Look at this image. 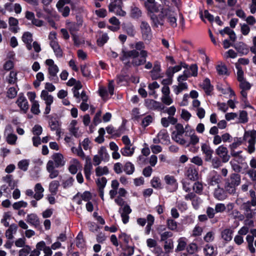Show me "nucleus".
Listing matches in <instances>:
<instances>
[{"mask_svg":"<svg viewBox=\"0 0 256 256\" xmlns=\"http://www.w3.org/2000/svg\"><path fill=\"white\" fill-rule=\"evenodd\" d=\"M216 154L222 159V162L226 163L230 159V156L228 154V150L226 147L224 145L219 146L216 150Z\"/></svg>","mask_w":256,"mask_h":256,"instance_id":"11","label":"nucleus"},{"mask_svg":"<svg viewBox=\"0 0 256 256\" xmlns=\"http://www.w3.org/2000/svg\"><path fill=\"white\" fill-rule=\"evenodd\" d=\"M162 96L161 97L162 102L167 106L170 105L173 100L170 96V90L168 86H164L162 89Z\"/></svg>","mask_w":256,"mask_h":256,"instance_id":"12","label":"nucleus"},{"mask_svg":"<svg viewBox=\"0 0 256 256\" xmlns=\"http://www.w3.org/2000/svg\"><path fill=\"white\" fill-rule=\"evenodd\" d=\"M132 48H135V50H126L123 49L122 52V56L120 60L124 61L126 59L131 58L132 60L131 62L126 63V66L130 67L131 65L134 66H138L142 65L146 62V58L148 53L146 50H144L145 46L142 42H136L134 45L131 46Z\"/></svg>","mask_w":256,"mask_h":256,"instance_id":"2","label":"nucleus"},{"mask_svg":"<svg viewBox=\"0 0 256 256\" xmlns=\"http://www.w3.org/2000/svg\"><path fill=\"white\" fill-rule=\"evenodd\" d=\"M162 6L158 14H152L150 20L154 28H158L164 26L166 22L172 28L177 26V14L174 8L169 6L170 0H162L160 1Z\"/></svg>","mask_w":256,"mask_h":256,"instance_id":"1","label":"nucleus"},{"mask_svg":"<svg viewBox=\"0 0 256 256\" xmlns=\"http://www.w3.org/2000/svg\"><path fill=\"white\" fill-rule=\"evenodd\" d=\"M142 11L137 7L134 6L131 8L130 14L132 18H138L141 16Z\"/></svg>","mask_w":256,"mask_h":256,"instance_id":"47","label":"nucleus"},{"mask_svg":"<svg viewBox=\"0 0 256 256\" xmlns=\"http://www.w3.org/2000/svg\"><path fill=\"white\" fill-rule=\"evenodd\" d=\"M98 155L101 160H107L109 158V154L106 151V149L104 146H102L98 150Z\"/></svg>","mask_w":256,"mask_h":256,"instance_id":"33","label":"nucleus"},{"mask_svg":"<svg viewBox=\"0 0 256 256\" xmlns=\"http://www.w3.org/2000/svg\"><path fill=\"white\" fill-rule=\"evenodd\" d=\"M44 80V75L42 72H38L36 75V80L34 82V85L36 88L40 86V82Z\"/></svg>","mask_w":256,"mask_h":256,"instance_id":"52","label":"nucleus"},{"mask_svg":"<svg viewBox=\"0 0 256 256\" xmlns=\"http://www.w3.org/2000/svg\"><path fill=\"white\" fill-rule=\"evenodd\" d=\"M186 245V243L184 240L180 238L178 240V245L176 250V252H180L184 250Z\"/></svg>","mask_w":256,"mask_h":256,"instance_id":"54","label":"nucleus"},{"mask_svg":"<svg viewBox=\"0 0 256 256\" xmlns=\"http://www.w3.org/2000/svg\"><path fill=\"white\" fill-rule=\"evenodd\" d=\"M71 150L73 153L76 154L78 156H80L82 158L84 159L85 158V154L80 146H79L77 148L72 147V148Z\"/></svg>","mask_w":256,"mask_h":256,"instance_id":"48","label":"nucleus"},{"mask_svg":"<svg viewBox=\"0 0 256 256\" xmlns=\"http://www.w3.org/2000/svg\"><path fill=\"white\" fill-rule=\"evenodd\" d=\"M96 182L98 188V189H104L107 182V180L104 177L100 178H98L97 180L96 181Z\"/></svg>","mask_w":256,"mask_h":256,"instance_id":"53","label":"nucleus"},{"mask_svg":"<svg viewBox=\"0 0 256 256\" xmlns=\"http://www.w3.org/2000/svg\"><path fill=\"white\" fill-rule=\"evenodd\" d=\"M160 71V64L158 62H154L153 69L150 71V76L152 80H156L161 77Z\"/></svg>","mask_w":256,"mask_h":256,"instance_id":"21","label":"nucleus"},{"mask_svg":"<svg viewBox=\"0 0 256 256\" xmlns=\"http://www.w3.org/2000/svg\"><path fill=\"white\" fill-rule=\"evenodd\" d=\"M42 127L38 124L35 125L32 129V132L35 136H40L42 134Z\"/></svg>","mask_w":256,"mask_h":256,"instance_id":"64","label":"nucleus"},{"mask_svg":"<svg viewBox=\"0 0 256 256\" xmlns=\"http://www.w3.org/2000/svg\"><path fill=\"white\" fill-rule=\"evenodd\" d=\"M220 176L219 175H215L211 177L208 180V184L210 186H219L220 182Z\"/></svg>","mask_w":256,"mask_h":256,"instance_id":"41","label":"nucleus"},{"mask_svg":"<svg viewBox=\"0 0 256 256\" xmlns=\"http://www.w3.org/2000/svg\"><path fill=\"white\" fill-rule=\"evenodd\" d=\"M80 70L84 76L88 78H90V72L86 64L82 65Z\"/></svg>","mask_w":256,"mask_h":256,"instance_id":"57","label":"nucleus"},{"mask_svg":"<svg viewBox=\"0 0 256 256\" xmlns=\"http://www.w3.org/2000/svg\"><path fill=\"white\" fill-rule=\"evenodd\" d=\"M186 176L191 180H196L198 179V172L193 166L189 167L186 172Z\"/></svg>","mask_w":256,"mask_h":256,"instance_id":"23","label":"nucleus"},{"mask_svg":"<svg viewBox=\"0 0 256 256\" xmlns=\"http://www.w3.org/2000/svg\"><path fill=\"white\" fill-rule=\"evenodd\" d=\"M253 206L249 202L242 203L240 206V210L243 211L244 218L247 219L252 218L255 214L254 210L252 208Z\"/></svg>","mask_w":256,"mask_h":256,"instance_id":"6","label":"nucleus"},{"mask_svg":"<svg viewBox=\"0 0 256 256\" xmlns=\"http://www.w3.org/2000/svg\"><path fill=\"white\" fill-rule=\"evenodd\" d=\"M17 73L14 71H11L6 78V80L10 84H14L17 82Z\"/></svg>","mask_w":256,"mask_h":256,"instance_id":"42","label":"nucleus"},{"mask_svg":"<svg viewBox=\"0 0 256 256\" xmlns=\"http://www.w3.org/2000/svg\"><path fill=\"white\" fill-rule=\"evenodd\" d=\"M96 174L98 176H100L104 174H107L109 172L108 168L107 166H98L96 168Z\"/></svg>","mask_w":256,"mask_h":256,"instance_id":"40","label":"nucleus"},{"mask_svg":"<svg viewBox=\"0 0 256 256\" xmlns=\"http://www.w3.org/2000/svg\"><path fill=\"white\" fill-rule=\"evenodd\" d=\"M188 66L184 63L181 62L180 65L169 68L166 72V74L168 76H172L173 74L176 72L180 71L182 67L188 68Z\"/></svg>","mask_w":256,"mask_h":256,"instance_id":"27","label":"nucleus"},{"mask_svg":"<svg viewBox=\"0 0 256 256\" xmlns=\"http://www.w3.org/2000/svg\"><path fill=\"white\" fill-rule=\"evenodd\" d=\"M201 148L202 153L205 154V160H210L212 158V155L214 152L210 146L206 144H202Z\"/></svg>","mask_w":256,"mask_h":256,"instance_id":"16","label":"nucleus"},{"mask_svg":"<svg viewBox=\"0 0 256 256\" xmlns=\"http://www.w3.org/2000/svg\"><path fill=\"white\" fill-rule=\"evenodd\" d=\"M144 7L150 13V16L152 14H155L159 12V6L155 0H146L144 3Z\"/></svg>","mask_w":256,"mask_h":256,"instance_id":"10","label":"nucleus"},{"mask_svg":"<svg viewBox=\"0 0 256 256\" xmlns=\"http://www.w3.org/2000/svg\"><path fill=\"white\" fill-rule=\"evenodd\" d=\"M244 141H247L248 143V146L246 148L248 152L251 154L255 151V144L256 142V131L255 130H252L246 131L244 132L242 138Z\"/></svg>","mask_w":256,"mask_h":256,"instance_id":"4","label":"nucleus"},{"mask_svg":"<svg viewBox=\"0 0 256 256\" xmlns=\"http://www.w3.org/2000/svg\"><path fill=\"white\" fill-rule=\"evenodd\" d=\"M135 147L132 146H124L120 150V152L123 156H132L134 152Z\"/></svg>","mask_w":256,"mask_h":256,"instance_id":"26","label":"nucleus"},{"mask_svg":"<svg viewBox=\"0 0 256 256\" xmlns=\"http://www.w3.org/2000/svg\"><path fill=\"white\" fill-rule=\"evenodd\" d=\"M232 231L229 228L224 229L222 232V237L226 241H230L232 238Z\"/></svg>","mask_w":256,"mask_h":256,"instance_id":"37","label":"nucleus"},{"mask_svg":"<svg viewBox=\"0 0 256 256\" xmlns=\"http://www.w3.org/2000/svg\"><path fill=\"white\" fill-rule=\"evenodd\" d=\"M66 26L71 34H74L80 28L78 25L76 24V22H67Z\"/></svg>","mask_w":256,"mask_h":256,"instance_id":"38","label":"nucleus"},{"mask_svg":"<svg viewBox=\"0 0 256 256\" xmlns=\"http://www.w3.org/2000/svg\"><path fill=\"white\" fill-rule=\"evenodd\" d=\"M71 164L68 168V170L72 174H76L78 172V168L80 166V162L76 158H74L71 161Z\"/></svg>","mask_w":256,"mask_h":256,"instance_id":"28","label":"nucleus"},{"mask_svg":"<svg viewBox=\"0 0 256 256\" xmlns=\"http://www.w3.org/2000/svg\"><path fill=\"white\" fill-rule=\"evenodd\" d=\"M86 164L84 166V173L86 178L88 180H90V176L91 174V172L92 169V165L91 162V160L90 157L86 158Z\"/></svg>","mask_w":256,"mask_h":256,"instance_id":"19","label":"nucleus"},{"mask_svg":"<svg viewBox=\"0 0 256 256\" xmlns=\"http://www.w3.org/2000/svg\"><path fill=\"white\" fill-rule=\"evenodd\" d=\"M176 130L173 132L172 133L178 135L182 136L184 132V129L183 126L180 124H177L175 126Z\"/></svg>","mask_w":256,"mask_h":256,"instance_id":"55","label":"nucleus"},{"mask_svg":"<svg viewBox=\"0 0 256 256\" xmlns=\"http://www.w3.org/2000/svg\"><path fill=\"white\" fill-rule=\"evenodd\" d=\"M190 136V142H187V144H186L187 146H188L190 145L194 146L199 142L200 138L198 136L195 134L194 132H193V134H192Z\"/></svg>","mask_w":256,"mask_h":256,"instance_id":"43","label":"nucleus"},{"mask_svg":"<svg viewBox=\"0 0 256 256\" xmlns=\"http://www.w3.org/2000/svg\"><path fill=\"white\" fill-rule=\"evenodd\" d=\"M232 214L235 219L237 218L240 220H243L244 219V214H241L238 210H234L232 212Z\"/></svg>","mask_w":256,"mask_h":256,"instance_id":"62","label":"nucleus"},{"mask_svg":"<svg viewBox=\"0 0 256 256\" xmlns=\"http://www.w3.org/2000/svg\"><path fill=\"white\" fill-rule=\"evenodd\" d=\"M145 104L146 106L150 109L163 110L164 108V106L161 103L153 100H146Z\"/></svg>","mask_w":256,"mask_h":256,"instance_id":"15","label":"nucleus"},{"mask_svg":"<svg viewBox=\"0 0 256 256\" xmlns=\"http://www.w3.org/2000/svg\"><path fill=\"white\" fill-rule=\"evenodd\" d=\"M30 162V161L29 160L24 159L21 160L18 162V166L20 170L26 172L28 169Z\"/></svg>","mask_w":256,"mask_h":256,"instance_id":"36","label":"nucleus"},{"mask_svg":"<svg viewBox=\"0 0 256 256\" xmlns=\"http://www.w3.org/2000/svg\"><path fill=\"white\" fill-rule=\"evenodd\" d=\"M202 88L208 94H210V92L212 90V87L210 85V80L206 78L203 82Z\"/></svg>","mask_w":256,"mask_h":256,"instance_id":"46","label":"nucleus"},{"mask_svg":"<svg viewBox=\"0 0 256 256\" xmlns=\"http://www.w3.org/2000/svg\"><path fill=\"white\" fill-rule=\"evenodd\" d=\"M50 38L52 39L50 42V45L52 48L56 56L57 57H61L62 55V52L59 46L58 42L56 40V34L55 32L50 33Z\"/></svg>","mask_w":256,"mask_h":256,"instance_id":"9","label":"nucleus"},{"mask_svg":"<svg viewBox=\"0 0 256 256\" xmlns=\"http://www.w3.org/2000/svg\"><path fill=\"white\" fill-rule=\"evenodd\" d=\"M28 204L24 200H20L14 202L12 205V208L14 210H19L21 208H26L28 206Z\"/></svg>","mask_w":256,"mask_h":256,"instance_id":"39","label":"nucleus"},{"mask_svg":"<svg viewBox=\"0 0 256 256\" xmlns=\"http://www.w3.org/2000/svg\"><path fill=\"white\" fill-rule=\"evenodd\" d=\"M26 220L28 223L34 227H38L40 224V220L38 216L34 213L28 214L26 216Z\"/></svg>","mask_w":256,"mask_h":256,"instance_id":"18","label":"nucleus"},{"mask_svg":"<svg viewBox=\"0 0 256 256\" xmlns=\"http://www.w3.org/2000/svg\"><path fill=\"white\" fill-rule=\"evenodd\" d=\"M135 168L134 165L130 162H126L124 166V170L126 174L130 175L132 174L134 171Z\"/></svg>","mask_w":256,"mask_h":256,"instance_id":"34","label":"nucleus"},{"mask_svg":"<svg viewBox=\"0 0 256 256\" xmlns=\"http://www.w3.org/2000/svg\"><path fill=\"white\" fill-rule=\"evenodd\" d=\"M6 136V142L8 144L13 145L16 144L17 140V136L13 134H8Z\"/></svg>","mask_w":256,"mask_h":256,"instance_id":"50","label":"nucleus"},{"mask_svg":"<svg viewBox=\"0 0 256 256\" xmlns=\"http://www.w3.org/2000/svg\"><path fill=\"white\" fill-rule=\"evenodd\" d=\"M52 162L56 168L62 166L65 164L63 155L59 152L54 153L51 156Z\"/></svg>","mask_w":256,"mask_h":256,"instance_id":"14","label":"nucleus"},{"mask_svg":"<svg viewBox=\"0 0 256 256\" xmlns=\"http://www.w3.org/2000/svg\"><path fill=\"white\" fill-rule=\"evenodd\" d=\"M16 104L23 112L26 113L27 112L29 106L26 98L23 94H19Z\"/></svg>","mask_w":256,"mask_h":256,"instance_id":"13","label":"nucleus"},{"mask_svg":"<svg viewBox=\"0 0 256 256\" xmlns=\"http://www.w3.org/2000/svg\"><path fill=\"white\" fill-rule=\"evenodd\" d=\"M59 184V182L58 180H53L50 182V188L52 194H56Z\"/></svg>","mask_w":256,"mask_h":256,"instance_id":"56","label":"nucleus"},{"mask_svg":"<svg viewBox=\"0 0 256 256\" xmlns=\"http://www.w3.org/2000/svg\"><path fill=\"white\" fill-rule=\"evenodd\" d=\"M48 82H46L45 84V90L42 92L40 97L42 99L45 101L46 104V112H47L48 110Z\"/></svg>","mask_w":256,"mask_h":256,"instance_id":"31","label":"nucleus"},{"mask_svg":"<svg viewBox=\"0 0 256 256\" xmlns=\"http://www.w3.org/2000/svg\"><path fill=\"white\" fill-rule=\"evenodd\" d=\"M167 225L171 230H176L178 227L177 222L172 219H168L166 221Z\"/></svg>","mask_w":256,"mask_h":256,"instance_id":"63","label":"nucleus"},{"mask_svg":"<svg viewBox=\"0 0 256 256\" xmlns=\"http://www.w3.org/2000/svg\"><path fill=\"white\" fill-rule=\"evenodd\" d=\"M175 94L178 95L182 90L188 89V85L186 82H179L178 86H173Z\"/></svg>","mask_w":256,"mask_h":256,"instance_id":"32","label":"nucleus"},{"mask_svg":"<svg viewBox=\"0 0 256 256\" xmlns=\"http://www.w3.org/2000/svg\"><path fill=\"white\" fill-rule=\"evenodd\" d=\"M241 178L239 174H232L230 177L225 180L224 188L230 194H234L236 192V187L240 184Z\"/></svg>","mask_w":256,"mask_h":256,"instance_id":"3","label":"nucleus"},{"mask_svg":"<svg viewBox=\"0 0 256 256\" xmlns=\"http://www.w3.org/2000/svg\"><path fill=\"white\" fill-rule=\"evenodd\" d=\"M76 245L78 248H83L84 243V240L83 238V235L82 234L80 233L77 236L76 240Z\"/></svg>","mask_w":256,"mask_h":256,"instance_id":"58","label":"nucleus"},{"mask_svg":"<svg viewBox=\"0 0 256 256\" xmlns=\"http://www.w3.org/2000/svg\"><path fill=\"white\" fill-rule=\"evenodd\" d=\"M193 190L196 193L200 194L203 190L202 184L199 182H195L193 186Z\"/></svg>","mask_w":256,"mask_h":256,"instance_id":"59","label":"nucleus"},{"mask_svg":"<svg viewBox=\"0 0 256 256\" xmlns=\"http://www.w3.org/2000/svg\"><path fill=\"white\" fill-rule=\"evenodd\" d=\"M142 39L150 41L152 38L151 28L148 24L145 21H142L140 26Z\"/></svg>","mask_w":256,"mask_h":256,"instance_id":"7","label":"nucleus"},{"mask_svg":"<svg viewBox=\"0 0 256 256\" xmlns=\"http://www.w3.org/2000/svg\"><path fill=\"white\" fill-rule=\"evenodd\" d=\"M99 94L104 100H106L108 98V93L106 88L100 86L99 88Z\"/></svg>","mask_w":256,"mask_h":256,"instance_id":"60","label":"nucleus"},{"mask_svg":"<svg viewBox=\"0 0 256 256\" xmlns=\"http://www.w3.org/2000/svg\"><path fill=\"white\" fill-rule=\"evenodd\" d=\"M58 72V68L56 64H54V62L51 59H49V74L53 77L54 80H58L56 74Z\"/></svg>","mask_w":256,"mask_h":256,"instance_id":"20","label":"nucleus"},{"mask_svg":"<svg viewBox=\"0 0 256 256\" xmlns=\"http://www.w3.org/2000/svg\"><path fill=\"white\" fill-rule=\"evenodd\" d=\"M22 41L26 44V48L30 50L32 48L31 43L32 41V34L29 32H26L22 36Z\"/></svg>","mask_w":256,"mask_h":256,"instance_id":"24","label":"nucleus"},{"mask_svg":"<svg viewBox=\"0 0 256 256\" xmlns=\"http://www.w3.org/2000/svg\"><path fill=\"white\" fill-rule=\"evenodd\" d=\"M182 136L176 134L172 133V138L177 143L182 145L185 146L187 144V141L182 138Z\"/></svg>","mask_w":256,"mask_h":256,"instance_id":"44","label":"nucleus"},{"mask_svg":"<svg viewBox=\"0 0 256 256\" xmlns=\"http://www.w3.org/2000/svg\"><path fill=\"white\" fill-rule=\"evenodd\" d=\"M243 140L240 138H234V142L229 146L230 155L232 157H239L242 151L236 152V149L242 144Z\"/></svg>","mask_w":256,"mask_h":256,"instance_id":"8","label":"nucleus"},{"mask_svg":"<svg viewBox=\"0 0 256 256\" xmlns=\"http://www.w3.org/2000/svg\"><path fill=\"white\" fill-rule=\"evenodd\" d=\"M224 188H220V186H217L214 192V197L220 200L225 199L226 196L224 194Z\"/></svg>","mask_w":256,"mask_h":256,"instance_id":"29","label":"nucleus"},{"mask_svg":"<svg viewBox=\"0 0 256 256\" xmlns=\"http://www.w3.org/2000/svg\"><path fill=\"white\" fill-rule=\"evenodd\" d=\"M249 195L250 198V200H248L249 202H250L253 206H256V192L253 190H250L249 191Z\"/></svg>","mask_w":256,"mask_h":256,"instance_id":"61","label":"nucleus"},{"mask_svg":"<svg viewBox=\"0 0 256 256\" xmlns=\"http://www.w3.org/2000/svg\"><path fill=\"white\" fill-rule=\"evenodd\" d=\"M240 88L241 89L240 94L242 97L246 99L247 96V91L251 88L250 84L246 80L240 81Z\"/></svg>","mask_w":256,"mask_h":256,"instance_id":"17","label":"nucleus"},{"mask_svg":"<svg viewBox=\"0 0 256 256\" xmlns=\"http://www.w3.org/2000/svg\"><path fill=\"white\" fill-rule=\"evenodd\" d=\"M50 127L52 130H56V134L58 136V140H59L62 132L58 122L56 120L52 122L50 124Z\"/></svg>","mask_w":256,"mask_h":256,"instance_id":"30","label":"nucleus"},{"mask_svg":"<svg viewBox=\"0 0 256 256\" xmlns=\"http://www.w3.org/2000/svg\"><path fill=\"white\" fill-rule=\"evenodd\" d=\"M76 120H72L70 124L69 130L76 138H79L81 136V134L78 131V128L76 126Z\"/></svg>","mask_w":256,"mask_h":256,"instance_id":"25","label":"nucleus"},{"mask_svg":"<svg viewBox=\"0 0 256 256\" xmlns=\"http://www.w3.org/2000/svg\"><path fill=\"white\" fill-rule=\"evenodd\" d=\"M122 0H111L108 6L109 12H113L118 16H124L126 12L122 10Z\"/></svg>","mask_w":256,"mask_h":256,"instance_id":"5","label":"nucleus"},{"mask_svg":"<svg viewBox=\"0 0 256 256\" xmlns=\"http://www.w3.org/2000/svg\"><path fill=\"white\" fill-rule=\"evenodd\" d=\"M216 71L219 75H228V70L226 66L222 64H218L216 68Z\"/></svg>","mask_w":256,"mask_h":256,"instance_id":"45","label":"nucleus"},{"mask_svg":"<svg viewBox=\"0 0 256 256\" xmlns=\"http://www.w3.org/2000/svg\"><path fill=\"white\" fill-rule=\"evenodd\" d=\"M162 228H158V230L160 234V240L162 241H166V240L172 236V234L170 232H164L162 233H161L160 232V230H162Z\"/></svg>","mask_w":256,"mask_h":256,"instance_id":"49","label":"nucleus"},{"mask_svg":"<svg viewBox=\"0 0 256 256\" xmlns=\"http://www.w3.org/2000/svg\"><path fill=\"white\" fill-rule=\"evenodd\" d=\"M34 190L35 194L34 195V198L36 200H39L43 198V192H44V189L42 186L41 184L39 183L36 184L34 186Z\"/></svg>","mask_w":256,"mask_h":256,"instance_id":"22","label":"nucleus"},{"mask_svg":"<svg viewBox=\"0 0 256 256\" xmlns=\"http://www.w3.org/2000/svg\"><path fill=\"white\" fill-rule=\"evenodd\" d=\"M108 40V36L106 34H103L97 40V43L98 46H102L105 43L107 42Z\"/></svg>","mask_w":256,"mask_h":256,"instance_id":"51","label":"nucleus"},{"mask_svg":"<svg viewBox=\"0 0 256 256\" xmlns=\"http://www.w3.org/2000/svg\"><path fill=\"white\" fill-rule=\"evenodd\" d=\"M36 250H42L45 254L44 256H48V247L46 246V243L44 241L38 242L36 246Z\"/></svg>","mask_w":256,"mask_h":256,"instance_id":"35","label":"nucleus"}]
</instances>
